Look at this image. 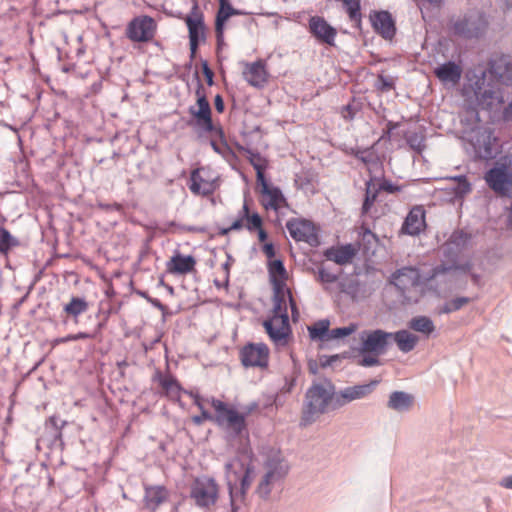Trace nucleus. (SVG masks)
Wrapping results in <instances>:
<instances>
[{
	"instance_id": "obj_1",
	"label": "nucleus",
	"mask_w": 512,
	"mask_h": 512,
	"mask_svg": "<svg viewBox=\"0 0 512 512\" xmlns=\"http://www.w3.org/2000/svg\"><path fill=\"white\" fill-rule=\"evenodd\" d=\"M455 258L446 261L422 263L417 267H403L392 275V283L400 291L404 302L418 303L427 292L437 295L458 287L462 277L467 276L471 266L456 264Z\"/></svg>"
},
{
	"instance_id": "obj_2",
	"label": "nucleus",
	"mask_w": 512,
	"mask_h": 512,
	"mask_svg": "<svg viewBox=\"0 0 512 512\" xmlns=\"http://www.w3.org/2000/svg\"><path fill=\"white\" fill-rule=\"evenodd\" d=\"M463 114L461 133L463 147L474 160L480 159V76L468 71L461 89Z\"/></svg>"
},
{
	"instance_id": "obj_3",
	"label": "nucleus",
	"mask_w": 512,
	"mask_h": 512,
	"mask_svg": "<svg viewBox=\"0 0 512 512\" xmlns=\"http://www.w3.org/2000/svg\"><path fill=\"white\" fill-rule=\"evenodd\" d=\"M509 122H512V100L505 102L504 89L482 86V123L493 126V129H485L488 134L485 157L494 158L500 152L501 144L496 131L502 130Z\"/></svg>"
},
{
	"instance_id": "obj_4",
	"label": "nucleus",
	"mask_w": 512,
	"mask_h": 512,
	"mask_svg": "<svg viewBox=\"0 0 512 512\" xmlns=\"http://www.w3.org/2000/svg\"><path fill=\"white\" fill-rule=\"evenodd\" d=\"M336 394L335 386L331 381L313 382L305 394L300 425L306 427L314 423L328 409L334 410L333 401Z\"/></svg>"
},
{
	"instance_id": "obj_5",
	"label": "nucleus",
	"mask_w": 512,
	"mask_h": 512,
	"mask_svg": "<svg viewBox=\"0 0 512 512\" xmlns=\"http://www.w3.org/2000/svg\"><path fill=\"white\" fill-rule=\"evenodd\" d=\"M231 512H238L245 505L246 493L251 486L252 468L235 459L225 465Z\"/></svg>"
},
{
	"instance_id": "obj_6",
	"label": "nucleus",
	"mask_w": 512,
	"mask_h": 512,
	"mask_svg": "<svg viewBox=\"0 0 512 512\" xmlns=\"http://www.w3.org/2000/svg\"><path fill=\"white\" fill-rule=\"evenodd\" d=\"M482 86H512V56L503 52H493L482 70Z\"/></svg>"
},
{
	"instance_id": "obj_7",
	"label": "nucleus",
	"mask_w": 512,
	"mask_h": 512,
	"mask_svg": "<svg viewBox=\"0 0 512 512\" xmlns=\"http://www.w3.org/2000/svg\"><path fill=\"white\" fill-rule=\"evenodd\" d=\"M211 405L216 412L215 422L231 437H239L246 431V420L243 414L229 408L226 403L215 398L211 399Z\"/></svg>"
},
{
	"instance_id": "obj_8",
	"label": "nucleus",
	"mask_w": 512,
	"mask_h": 512,
	"mask_svg": "<svg viewBox=\"0 0 512 512\" xmlns=\"http://www.w3.org/2000/svg\"><path fill=\"white\" fill-rule=\"evenodd\" d=\"M484 178L495 193L507 196L512 189V156L499 158Z\"/></svg>"
},
{
	"instance_id": "obj_9",
	"label": "nucleus",
	"mask_w": 512,
	"mask_h": 512,
	"mask_svg": "<svg viewBox=\"0 0 512 512\" xmlns=\"http://www.w3.org/2000/svg\"><path fill=\"white\" fill-rule=\"evenodd\" d=\"M219 496V486L213 478L200 477L196 478L190 488V497L195 505L210 512L216 504Z\"/></svg>"
},
{
	"instance_id": "obj_10",
	"label": "nucleus",
	"mask_w": 512,
	"mask_h": 512,
	"mask_svg": "<svg viewBox=\"0 0 512 512\" xmlns=\"http://www.w3.org/2000/svg\"><path fill=\"white\" fill-rule=\"evenodd\" d=\"M157 23L151 16L134 17L126 26L125 35L132 42L147 43L154 39Z\"/></svg>"
},
{
	"instance_id": "obj_11",
	"label": "nucleus",
	"mask_w": 512,
	"mask_h": 512,
	"mask_svg": "<svg viewBox=\"0 0 512 512\" xmlns=\"http://www.w3.org/2000/svg\"><path fill=\"white\" fill-rule=\"evenodd\" d=\"M392 337L393 333L381 329L363 330L359 334L361 345L358 352L383 355L387 351Z\"/></svg>"
},
{
	"instance_id": "obj_12",
	"label": "nucleus",
	"mask_w": 512,
	"mask_h": 512,
	"mask_svg": "<svg viewBox=\"0 0 512 512\" xmlns=\"http://www.w3.org/2000/svg\"><path fill=\"white\" fill-rule=\"evenodd\" d=\"M196 106L189 107V114L196 120V124L205 132H212L214 125L209 101L206 98L203 85L198 82L196 89Z\"/></svg>"
},
{
	"instance_id": "obj_13",
	"label": "nucleus",
	"mask_w": 512,
	"mask_h": 512,
	"mask_svg": "<svg viewBox=\"0 0 512 512\" xmlns=\"http://www.w3.org/2000/svg\"><path fill=\"white\" fill-rule=\"evenodd\" d=\"M286 228L290 236L296 241H303L311 247L319 245V238L315 226L306 219L293 218L287 221Z\"/></svg>"
},
{
	"instance_id": "obj_14",
	"label": "nucleus",
	"mask_w": 512,
	"mask_h": 512,
	"mask_svg": "<svg viewBox=\"0 0 512 512\" xmlns=\"http://www.w3.org/2000/svg\"><path fill=\"white\" fill-rule=\"evenodd\" d=\"M379 384V380H371L369 383L348 386L337 392L333 401V409L343 407L354 400L368 397Z\"/></svg>"
},
{
	"instance_id": "obj_15",
	"label": "nucleus",
	"mask_w": 512,
	"mask_h": 512,
	"mask_svg": "<svg viewBox=\"0 0 512 512\" xmlns=\"http://www.w3.org/2000/svg\"><path fill=\"white\" fill-rule=\"evenodd\" d=\"M240 356L245 367L266 368L268 366L269 349L264 343H249L242 348Z\"/></svg>"
},
{
	"instance_id": "obj_16",
	"label": "nucleus",
	"mask_w": 512,
	"mask_h": 512,
	"mask_svg": "<svg viewBox=\"0 0 512 512\" xmlns=\"http://www.w3.org/2000/svg\"><path fill=\"white\" fill-rule=\"evenodd\" d=\"M309 32L319 42L329 46L335 45L337 30L332 27L323 17L312 16L308 24Z\"/></svg>"
},
{
	"instance_id": "obj_17",
	"label": "nucleus",
	"mask_w": 512,
	"mask_h": 512,
	"mask_svg": "<svg viewBox=\"0 0 512 512\" xmlns=\"http://www.w3.org/2000/svg\"><path fill=\"white\" fill-rule=\"evenodd\" d=\"M244 79L253 87H263L267 82V71L262 60L253 63H244Z\"/></svg>"
},
{
	"instance_id": "obj_18",
	"label": "nucleus",
	"mask_w": 512,
	"mask_h": 512,
	"mask_svg": "<svg viewBox=\"0 0 512 512\" xmlns=\"http://www.w3.org/2000/svg\"><path fill=\"white\" fill-rule=\"evenodd\" d=\"M373 28L385 39L394 37L396 28L392 15L388 11L375 12L371 16Z\"/></svg>"
},
{
	"instance_id": "obj_19",
	"label": "nucleus",
	"mask_w": 512,
	"mask_h": 512,
	"mask_svg": "<svg viewBox=\"0 0 512 512\" xmlns=\"http://www.w3.org/2000/svg\"><path fill=\"white\" fill-rule=\"evenodd\" d=\"M425 226V210L422 206H415L405 218L402 231L409 235H418Z\"/></svg>"
},
{
	"instance_id": "obj_20",
	"label": "nucleus",
	"mask_w": 512,
	"mask_h": 512,
	"mask_svg": "<svg viewBox=\"0 0 512 512\" xmlns=\"http://www.w3.org/2000/svg\"><path fill=\"white\" fill-rule=\"evenodd\" d=\"M186 24L189 31V44L191 57H193L198 49L199 42L204 39L205 27L202 19V15L196 14L195 16H188L186 18Z\"/></svg>"
},
{
	"instance_id": "obj_21",
	"label": "nucleus",
	"mask_w": 512,
	"mask_h": 512,
	"mask_svg": "<svg viewBox=\"0 0 512 512\" xmlns=\"http://www.w3.org/2000/svg\"><path fill=\"white\" fill-rule=\"evenodd\" d=\"M354 258H326L327 261H331L333 263V268L328 267L325 263H321V266L318 268V277L321 282L332 283L338 279L339 274L341 273V266H345L347 264H352V260Z\"/></svg>"
},
{
	"instance_id": "obj_22",
	"label": "nucleus",
	"mask_w": 512,
	"mask_h": 512,
	"mask_svg": "<svg viewBox=\"0 0 512 512\" xmlns=\"http://www.w3.org/2000/svg\"><path fill=\"white\" fill-rule=\"evenodd\" d=\"M263 325L267 334L274 342L285 340L290 332L289 316H284L282 319L271 318L264 321Z\"/></svg>"
},
{
	"instance_id": "obj_23",
	"label": "nucleus",
	"mask_w": 512,
	"mask_h": 512,
	"mask_svg": "<svg viewBox=\"0 0 512 512\" xmlns=\"http://www.w3.org/2000/svg\"><path fill=\"white\" fill-rule=\"evenodd\" d=\"M469 242V234L462 230L454 231L442 247L444 256H458Z\"/></svg>"
},
{
	"instance_id": "obj_24",
	"label": "nucleus",
	"mask_w": 512,
	"mask_h": 512,
	"mask_svg": "<svg viewBox=\"0 0 512 512\" xmlns=\"http://www.w3.org/2000/svg\"><path fill=\"white\" fill-rule=\"evenodd\" d=\"M203 171V169H196L192 171L189 189L195 195L208 196L215 191L216 186L214 181L205 179L202 176Z\"/></svg>"
},
{
	"instance_id": "obj_25",
	"label": "nucleus",
	"mask_w": 512,
	"mask_h": 512,
	"mask_svg": "<svg viewBox=\"0 0 512 512\" xmlns=\"http://www.w3.org/2000/svg\"><path fill=\"white\" fill-rule=\"evenodd\" d=\"M435 76L443 83L457 84L462 76V68L453 61H448L434 69Z\"/></svg>"
},
{
	"instance_id": "obj_26",
	"label": "nucleus",
	"mask_w": 512,
	"mask_h": 512,
	"mask_svg": "<svg viewBox=\"0 0 512 512\" xmlns=\"http://www.w3.org/2000/svg\"><path fill=\"white\" fill-rule=\"evenodd\" d=\"M268 271L273 290L278 292L280 289L286 288L287 271L280 258H274L273 260L269 258Z\"/></svg>"
},
{
	"instance_id": "obj_27",
	"label": "nucleus",
	"mask_w": 512,
	"mask_h": 512,
	"mask_svg": "<svg viewBox=\"0 0 512 512\" xmlns=\"http://www.w3.org/2000/svg\"><path fill=\"white\" fill-rule=\"evenodd\" d=\"M220 7L216 16V24H215V32L218 45L223 42V31H224V23L227 19L232 15H237L239 12L235 10L229 0H219Z\"/></svg>"
},
{
	"instance_id": "obj_28",
	"label": "nucleus",
	"mask_w": 512,
	"mask_h": 512,
	"mask_svg": "<svg viewBox=\"0 0 512 512\" xmlns=\"http://www.w3.org/2000/svg\"><path fill=\"white\" fill-rule=\"evenodd\" d=\"M414 402V397L404 391H394L389 395L387 407L398 413L408 412Z\"/></svg>"
},
{
	"instance_id": "obj_29",
	"label": "nucleus",
	"mask_w": 512,
	"mask_h": 512,
	"mask_svg": "<svg viewBox=\"0 0 512 512\" xmlns=\"http://www.w3.org/2000/svg\"><path fill=\"white\" fill-rule=\"evenodd\" d=\"M195 258H170L166 271L174 276H182L195 271Z\"/></svg>"
},
{
	"instance_id": "obj_30",
	"label": "nucleus",
	"mask_w": 512,
	"mask_h": 512,
	"mask_svg": "<svg viewBox=\"0 0 512 512\" xmlns=\"http://www.w3.org/2000/svg\"><path fill=\"white\" fill-rule=\"evenodd\" d=\"M168 499V491L163 486L148 487L145 490V507L155 511Z\"/></svg>"
},
{
	"instance_id": "obj_31",
	"label": "nucleus",
	"mask_w": 512,
	"mask_h": 512,
	"mask_svg": "<svg viewBox=\"0 0 512 512\" xmlns=\"http://www.w3.org/2000/svg\"><path fill=\"white\" fill-rule=\"evenodd\" d=\"M479 31L477 22L467 17L457 20L453 25V33L465 39L477 38Z\"/></svg>"
},
{
	"instance_id": "obj_32",
	"label": "nucleus",
	"mask_w": 512,
	"mask_h": 512,
	"mask_svg": "<svg viewBox=\"0 0 512 512\" xmlns=\"http://www.w3.org/2000/svg\"><path fill=\"white\" fill-rule=\"evenodd\" d=\"M362 256H375L379 251V239L369 229H364L359 241Z\"/></svg>"
},
{
	"instance_id": "obj_33",
	"label": "nucleus",
	"mask_w": 512,
	"mask_h": 512,
	"mask_svg": "<svg viewBox=\"0 0 512 512\" xmlns=\"http://www.w3.org/2000/svg\"><path fill=\"white\" fill-rule=\"evenodd\" d=\"M266 474L276 482L283 479L288 473L289 467L285 460L279 457H271L266 462Z\"/></svg>"
},
{
	"instance_id": "obj_34",
	"label": "nucleus",
	"mask_w": 512,
	"mask_h": 512,
	"mask_svg": "<svg viewBox=\"0 0 512 512\" xmlns=\"http://www.w3.org/2000/svg\"><path fill=\"white\" fill-rule=\"evenodd\" d=\"M309 337L312 341L328 342L330 335V321L321 319L308 326Z\"/></svg>"
},
{
	"instance_id": "obj_35",
	"label": "nucleus",
	"mask_w": 512,
	"mask_h": 512,
	"mask_svg": "<svg viewBox=\"0 0 512 512\" xmlns=\"http://www.w3.org/2000/svg\"><path fill=\"white\" fill-rule=\"evenodd\" d=\"M264 197L263 205L266 209L278 210L282 205L286 204V200L277 187H270L262 192Z\"/></svg>"
},
{
	"instance_id": "obj_36",
	"label": "nucleus",
	"mask_w": 512,
	"mask_h": 512,
	"mask_svg": "<svg viewBox=\"0 0 512 512\" xmlns=\"http://www.w3.org/2000/svg\"><path fill=\"white\" fill-rule=\"evenodd\" d=\"M392 339L396 342L399 350L404 353L412 351L418 342V337L407 330L393 333Z\"/></svg>"
},
{
	"instance_id": "obj_37",
	"label": "nucleus",
	"mask_w": 512,
	"mask_h": 512,
	"mask_svg": "<svg viewBox=\"0 0 512 512\" xmlns=\"http://www.w3.org/2000/svg\"><path fill=\"white\" fill-rule=\"evenodd\" d=\"M284 316H288L286 288L280 289V291H278V293H277V290H273V316H272V318L282 319Z\"/></svg>"
},
{
	"instance_id": "obj_38",
	"label": "nucleus",
	"mask_w": 512,
	"mask_h": 512,
	"mask_svg": "<svg viewBox=\"0 0 512 512\" xmlns=\"http://www.w3.org/2000/svg\"><path fill=\"white\" fill-rule=\"evenodd\" d=\"M315 175L309 170H303L295 176V185L306 193H315Z\"/></svg>"
},
{
	"instance_id": "obj_39",
	"label": "nucleus",
	"mask_w": 512,
	"mask_h": 512,
	"mask_svg": "<svg viewBox=\"0 0 512 512\" xmlns=\"http://www.w3.org/2000/svg\"><path fill=\"white\" fill-rule=\"evenodd\" d=\"M409 328L414 331L429 335L435 330L433 321L427 316H417L410 320Z\"/></svg>"
},
{
	"instance_id": "obj_40",
	"label": "nucleus",
	"mask_w": 512,
	"mask_h": 512,
	"mask_svg": "<svg viewBox=\"0 0 512 512\" xmlns=\"http://www.w3.org/2000/svg\"><path fill=\"white\" fill-rule=\"evenodd\" d=\"M88 309V303L79 297H73L68 304L64 306V311L73 317H77Z\"/></svg>"
},
{
	"instance_id": "obj_41",
	"label": "nucleus",
	"mask_w": 512,
	"mask_h": 512,
	"mask_svg": "<svg viewBox=\"0 0 512 512\" xmlns=\"http://www.w3.org/2000/svg\"><path fill=\"white\" fill-rule=\"evenodd\" d=\"M19 244V240L13 237L8 230L0 228V253L7 254Z\"/></svg>"
},
{
	"instance_id": "obj_42",
	"label": "nucleus",
	"mask_w": 512,
	"mask_h": 512,
	"mask_svg": "<svg viewBox=\"0 0 512 512\" xmlns=\"http://www.w3.org/2000/svg\"><path fill=\"white\" fill-rule=\"evenodd\" d=\"M451 180L453 181L452 189L454 190L456 197L462 198L471 192V184L465 176L453 177Z\"/></svg>"
},
{
	"instance_id": "obj_43",
	"label": "nucleus",
	"mask_w": 512,
	"mask_h": 512,
	"mask_svg": "<svg viewBox=\"0 0 512 512\" xmlns=\"http://www.w3.org/2000/svg\"><path fill=\"white\" fill-rule=\"evenodd\" d=\"M357 330L358 324L356 323H350L348 326L330 329L329 341L345 338L355 333Z\"/></svg>"
},
{
	"instance_id": "obj_44",
	"label": "nucleus",
	"mask_w": 512,
	"mask_h": 512,
	"mask_svg": "<svg viewBox=\"0 0 512 512\" xmlns=\"http://www.w3.org/2000/svg\"><path fill=\"white\" fill-rule=\"evenodd\" d=\"M247 159L249 160L250 164L253 166L255 171L258 170H265L267 167V161L265 158H263L258 152H255L252 149H244Z\"/></svg>"
},
{
	"instance_id": "obj_45",
	"label": "nucleus",
	"mask_w": 512,
	"mask_h": 512,
	"mask_svg": "<svg viewBox=\"0 0 512 512\" xmlns=\"http://www.w3.org/2000/svg\"><path fill=\"white\" fill-rule=\"evenodd\" d=\"M274 483H276V481L271 478V475H267L265 473L257 486V490H256L257 494L261 498L267 499L271 493L272 486Z\"/></svg>"
},
{
	"instance_id": "obj_46",
	"label": "nucleus",
	"mask_w": 512,
	"mask_h": 512,
	"mask_svg": "<svg viewBox=\"0 0 512 512\" xmlns=\"http://www.w3.org/2000/svg\"><path fill=\"white\" fill-rule=\"evenodd\" d=\"M357 253V249L353 244H346L339 248H329L327 249L323 256H355Z\"/></svg>"
},
{
	"instance_id": "obj_47",
	"label": "nucleus",
	"mask_w": 512,
	"mask_h": 512,
	"mask_svg": "<svg viewBox=\"0 0 512 512\" xmlns=\"http://www.w3.org/2000/svg\"><path fill=\"white\" fill-rule=\"evenodd\" d=\"M343 4L351 20L360 19V0H343Z\"/></svg>"
},
{
	"instance_id": "obj_48",
	"label": "nucleus",
	"mask_w": 512,
	"mask_h": 512,
	"mask_svg": "<svg viewBox=\"0 0 512 512\" xmlns=\"http://www.w3.org/2000/svg\"><path fill=\"white\" fill-rule=\"evenodd\" d=\"M362 358L358 361V365L362 367H374L381 364L379 356L380 354L372 353H360Z\"/></svg>"
},
{
	"instance_id": "obj_49",
	"label": "nucleus",
	"mask_w": 512,
	"mask_h": 512,
	"mask_svg": "<svg viewBox=\"0 0 512 512\" xmlns=\"http://www.w3.org/2000/svg\"><path fill=\"white\" fill-rule=\"evenodd\" d=\"M394 79L391 76L379 75L376 82L377 89L388 92L394 88Z\"/></svg>"
},
{
	"instance_id": "obj_50",
	"label": "nucleus",
	"mask_w": 512,
	"mask_h": 512,
	"mask_svg": "<svg viewBox=\"0 0 512 512\" xmlns=\"http://www.w3.org/2000/svg\"><path fill=\"white\" fill-rule=\"evenodd\" d=\"M407 143L412 149L416 150L417 152H421L425 147L423 137L418 135L417 133L409 135L407 138Z\"/></svg>"
},
{
	"instance_id": "obj_51",
	"label": "nucleus",
	"mask_w": 512,
	"mask_h": 512,
	"mask_svg": "<svg viewBox=\"0 0 512 512\" xmlns=\"http://www.w3.org/2000/svg\"><path fill=\"white\" fill-rule=\"evenodd\" d=\"M245 226L250 231L258 230L262 226V219L257 213L249 215L245 219Z\"/></svg>"
},
{
	"instance_id": "obj_52",
	"label": "nucleus",
	"mask_w": 512,
	"mask_h": 512,
	"mask_svg": "<svg viewBox=\"0 0 512 512\" xmlns=\"http://www.w3.org/2000/svg\"><path fill=\"white\" fill-rule=\"evenodd\" d=\"M376 197H377V191L371 192L370 188L368 186L367 190H366L365 200H364V203L362 206L363 213H367L370 210L371 206L373 205V203L376 200Z\"/></svg>"
},
{
	"instance_id": "obj_53",
	"label": "nucleus",
	"mask_w": 512,
	"mask_h": 512,
	"mask_svg": "<svg viewBox=\"0 0 512 512\" xmlns=\"http://www.w3.org/2000/svg\"><path fill=\"white\" fill-rule=\"evenodd\" d=\"M160 383L167 393H174L179 389L177 381L172 377H165Z\"/></svg>"
},
{
	"instance_id": "obj_54",
	"label": "nucleus",
	"mask_w": 512,
	"mask_h": 512,
	"mask_svg": "<svg viewBox=\"0 0 512 512\" xmlns=\"http://www.w3.org/2000/svg\"><path fill=\"white\" fill-rule=\"evenodd\" d=\"M136 293L139 296L145 298L149 303H151L154 307L159 309L163 314L165 313L167 308L158 299L150 297L146 291L138 290Z\"/></svg>"
},
{
	"instance_id": "obj_55",
	"label": "nucleus",
	"mask_w": 512,
	"mask_h": 512,
	"mask_svg": "<svg viewBox=\"0 0 512 512\" xmlns=\"http://www.w3.org/2000/svg\"><path fill=\"white\" fill-rule=\"evenodd\" d=\"M48 424L51 425L55 431L54 437L60 438L61 437V429L65 425V421L60 420L56 416H51L48 420Z\"/></svg>"
},
{
	"instance_id": "obj_56",
	"label": "nucleus",
	"mask_w": 512,
	"mask_h": 512,
	"mask_svg": "<svg viewBox=\"0 0 512 512\" xmlns=\"http://www.w3.org/2000/svg\"><path fill=\"white\" fill-rule=\"evenodd\" d=\"M380 189L387 193H391V194L398 193V192L402 191L401 186L393 184L391 181H388V180H384L380 184Z\"/></svg>"
},
{
	"instance_id": "obj_57",
	"label": "nucleus",
	"mask_w": 512,
	"mask_h": 512,
	"mask_svg": "<svg viewBox=\"0 0 512 512\" xmlns=\"http://www.w3.org/2000/svg\"><path fill=\"white\" fill-rule=\"evenodd\" d=\"M244 221L245 220L243 218L239 217L238 219L234 220L232 222V224L228 228L222 229L221 230V234L226 235V234H228L232 230H240V229H242L245 226Z\"/></svg>"
},
{
	"instance_id": "obj_58",
	"label": "nucleus",
	"mask_w": 512,
	"mask_h": 512,
	"mask_svg": "<svg viewBox=\"0 0 512 512\" xmlns=\"http://www.w3.org/2000/svg\"><path fill=\"white\" fill-rule=\"evenodd\" d=\"M192 420L195 424L201 425L206 420L215 421V416H212L207 410H203L200 415L193 416Z\"/></svg>"
},
{
	"instance_id": "obj_59",
	"label": "nucleus",
	"mask_w": 512,
	"mask_h": 512,
	"mask_svg": "<svg viewBox=\"0 0 512 512\" xmlns=\"http://www.w3.org/2000/svg\"><path fill=\"white\" fill-rule=\"evenodd\" d=\"M355 156L364 163H370L373 161L374 155L369 150H359Z\"/></svg>"
},
{
	"instance_id": "obj_60",
	"label": "nucleus",
	"mask_w": 512,
	"mask_h": 512,
	"mask_svg": "<svg viewBox=\"0 0 512 512\" xmlns=\"http://www.w3.org/2000/svg\"><path fill=\"white\" fill-rule=\"evenodd\" d=\"M470 299L468 297H457L450 301L452 309L454 311L460 310L464 305L469 303Z\"/></svg>"
},
{
	"instance_id": "obj_61",
	"label": "nucleus",
	"mask_w": 512,
	"mask_h": 512,
	"mask_svg": "<svg viewBox=\"0 0 512 512\" xmlns=\"http://www.w3.org/2000/svg\"><path fill=\"white\" fill-rule=\"evenodd\" d=\"M287 292V301L289 302L291 312H292V318L296 320L299 316V312L297 310L296 302L293 299L292 293L290 290L286 289Z\"/></svg>"
},
{
	"instance_id": "obj_62",
	"label": "nucleus",
	"mask_w": 512,
	"mask_h": 512,
	"mask_svg": "<svg viewBox=\"0 0 512 512\" xmlns=\"http://www.w3.org/2000/svg\"><path fill=\"white\" fill-rule=\"evenodd\" d=\"M265 170H258L256 171V180L257 183L261 186V193L270 188L269 184L267 183L265 176H264Z\"/></svg>"
},
{
	"instance_id": "obj_63",
	"label": "nucleus",
	"mask_w": 512,
	"mask_h": 512,
	"mask_svg": "<svg viewBox=\"0 0 512 512\" xmlns=\"http://www.w3.org/2000/svg\"><path fill=\"white\" fill-rule=\"evenodd\" d=\"M265 170H258L256 171V180L257 183L261 186V193L270 188L269 184L267 183L265 176H264Z\"/></svg>"
},
{
	"instance_id": "obj_64",
	"label": "nucleus",
	"mask_w": 512,
	"mask_h": 512,
	"mask_svg": "<svg viewBox=\"0 0 512 512\" xmlns=\"http://www.w3.org/2000/svg\"><path fill=\"white\" fill-rule=\"evenodd\" d=\"M296 382V376H293L291 378L285 377V384L281 388V392L283 393H290L295 386Z\"/></svg>"
}]
</instances>
